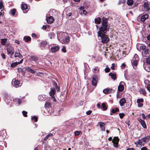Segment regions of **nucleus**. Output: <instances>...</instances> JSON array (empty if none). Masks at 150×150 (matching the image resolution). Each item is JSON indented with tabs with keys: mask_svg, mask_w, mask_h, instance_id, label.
Instances as JSON below:
<instances>
[{
	"mask_svg": "<svg viewBox=\"0 0 150 150\" xmlns=\"http://www.w3.org/2000/svg\"><path fill=\"white\" fill-rule=\"evenodd\" d=\"M102 26L99 28V30L98 32V35L101 38L102 42L106 43L109 41L108 37L105 35L107 31L108 30V25H107L108 20L104 17L102 18Z\"/></svg>",
	"mask_w": 150,
	"mask_h": 150,
	"instance_id": "obj_1",
	"label": "nucleus"
},
{
	"mask_svg": "<svg viewBox=\"0 0 150 150\" xmlns=\"http://www.w3.org/2000/svg\"><path fill=\"white\" fill-rule=\"evenodd\" d=\"M98 80V76L96 75H94L92 76L91 81L92 84L94 86H96Z\"/></svg>",
	"mask_w": 150,
	"mask_h": 150,
	"instance_id": "obj_2",
	"label": "nucleus"
},
{
	"mask_svg": "<svg viewBox=\"0 0 150 150\" xmlns=\"http://www.w3.org/2000/svg\"><path fill=\"white\" fill-rule=\"evenodd\" d=\"M149 4L147 2H145L143 4V5L141 7L142 8V11H148L149 9Z\"/></svg>",
	"mask_w": 150,
	"mask_h": 150,
	"instance_id": "obj_3",
	"label": "nucleus"
},
{
	"mask_svg": "<svg viewBox=\"0 0 150 150\" xmlns=\"http://www.w3.org/2000/svg\"><path fill=\"white\" fill-rule=\"evenodd\" d=\"M7 51L8 54H13L15 52L14 48L11 46H9L7 48Z\"/></svg>",
	"mask_w": 150,
	"mask_h": 150,
	"instance_id": "obj_4",
	"label": "nucleus"
},
{
	"mask_svg": "<svg viewBox=\"0 0 150 150\" xmlns=\"http://www.w3.org/2000/svg\"><path fill=\"white\" fill-rule=\"evenodd\" d=\"M119 139L117 137H115L112 140V142H113L114 146L115 147H117L118 142L119 141Z\"/></svg>",
	"mask_w": 150,
	"mask_h": 150,
	"instance_id": "obj_5",
	"label": "nucleus"
},
{
	"mask_svg": "<svg viewBox=\"0 0 150 150\" xmlns=\"http://www.w3.org/2000/svg\"><path fill=\"white\" fill-rule=\"evenodd\" d=\"M12 83L14 86L15 87H17L20 84V81L15 79H13Z\"/></svg>",
	"mask_w": 150,
	"mask_h": 150,
	"instance_id": "obj_6",
	"label": "nucleus"
},
{
	"mask_svg": "<svg viewBox=\"0 0 150 150\" xmlns=\"http://www.w3.org/2000/svg\"><path fill=\"white\" fill-rule=\"evenodd\" d=\"M84 8L83 7H81L80 10L79 11V13L81 14H84L86 15L87 13V12L84 10Z\"/></svg>",
	"mask_w": 150,
	"mask_h": 150,
	"instance_id": "obj_7",
	"label": "nucleus"
},
{
	"mask_svg": "<svg viewBox=\"0 0 150 150\" xmlns=\"http://www.w3.org/2000/svg\"><path fill=\"white\" fill-rule=\"evenodd\" d=\"M47 21V23H52L54 21L53 17L52 16H50L46 19Z\"/></svg>",
	"mask_w": 150,
	"mask_h": 150,
	"instance_id": "obj_8",
	"label": "nucleus"
},
{
	"mask_svg": "<svg viewBox=\"0 0 150 150\" xmlns=\"http://www.w3.org/2000/svg\"><path fill=\"white\" fill-rule=\"evenodd\" d=\"M146 143V142H145V141L143 138L139 140L137 142V144L141 145V146H143Z\"/></svg>",
	"mask_w": 150,
	"mask_h": 150,
	"instance_id": "obj_9",
	"label": "nucleus"
},
{
	"mask_svg": "<svg viewBox=\"0 0 150 150\" xmlns=\"http://www.w3.org/2000/svg\"><path fill=\"white\" fill-rule=\"evenodd\" d=\"M149 17V15L148 14H146L142 16L141 18V20L142 21L144 22V21L146 19Z\"/></svg>",
	"mask_w": 150,
	"mask_h": 150,
	"instance_id": "obj_10",
	"label": "nucleus"
},
{
	"mask_svg": "<svg viewBox=\"0 0 150 150\" xmlns=\"http://www.w3.org/2000/svg\"><path fill=\"white\" fill-rule=\"evenodd\" d=\"M56 91L55 88H53L50 92L49 93V95L51 96H54V95L55 94Z\"/></svg>",
	"mask_w": 150,
	"mask_h": 150,
	"instance_id": "obj_11",
	"label": "nucleus"
},
{
	"mask_svg": "<svg viewBox=\"0 0 150 150\" xmlns=\"http://www.w3.org/2000/svg\"><path fill=\"white\" fill-rule=\"evenodd\" d=\"M23 61V59H22L21 61L19 62H15L11 64V67H13L16 66L18 64H19L20 63H22Z\"/></svg>",
	"mask_w": 150,
	"mask_h": 150,
	"instance_id": "obj_12",
	"label": "nucleus"
},
{
	"mask_svg": "<svg viewBox=\"0 0 150 150\" xmlns=\"http://www.w3.org/2000/svg\"><path fill=\"white\" fill-rule=\"evenodd\" d=\"M59 49V47L57 46H55L52 47L51 48V51L52 52H54L57 51Z\"/></svg>",
	"mask_w": 150,
	"mask_h": 150,
	"instance_id": "obj_13",
	"label": "nucleus"
},
{
	"mask_svg": "<svg viewBox=\"0 0 150 150\" xmlns=\"http://www.w3.org/2000/svg\"><path fill=\"white\" fill-rule=\"evenodd\" d=\"M126 103V100L124 98H122L119 101V103L121 106L123 105L124 104Z\"/></svg>",
	"mask_w": 150,
	"mask_h": 150,
	"instance_id": "obj_14",
	"label": "nucleus"
},
{
	"mask_svg": "<svg viewBox=\"0 0 150 150\" xmlns=\"http://www.w3.org/2000/svg\"><path fill=\"white\" fill-rule=\"evenodd\" d=\"M46 110L47 111L48 113L50 114H52L54 112V109L52 107L47 108Z\"/></svg>",
	"mask_w": 150,
	"mask_h": 150,
	"instance_id": "obj_15",
	"label": "nucleus"
},
{
	"mask_svg": "<svg viewBox=\"0 0 150 150\" xmlns=\"http://www.w3.org/2000/svg\"><path fill=\"white\" fill-rule=\"evenodd\" d=\"M140 120H141V121H140V123L142 125L143 127L145 129H146L147 127L144 121L141 119H140Z\"/></svg>",
	"mask_w": 150,
	"mask_h": 150,
	"instance_id": "obj_16",
	"label": "nucleus"
},
{
	"mask_svg": "<svg viewBox=\"0 0 150 150\" xmlns=\"http://www.w3.org/2000/svg\"><path fill=\"white\" fill-rule=\"evenodd\" d=\"M109 75L110 76L111 78L114 80H115L117 79L116 75L115 74L110 72L109 74Z\"/></svg>",
	"mask_w": 150,
	"mask_h": 150,
	"instance_id": "obj_17",
	"label": "nucleus"
},
{
	"mask_svg": "<svg viewBox=\"0 0 150 150\" xmlns=\"http://www.w3.org/2000/svg\"><path fill=\"white\" fill-rule=\"evenodd\" d=\"M98 124L99 125L100 127L101 128L102 130L104 131L105 129V128L104 127L105 124L103 122H98Z\"/></svg>",
	"mask_w": 150,
	"mask_h": 150,
	"instance_id": "obj_18",
	"label": "nucleus"
},
{
	"mask_svg": "<svg viewBox=\"0 0 150 150\" xmlns=\"http://www.w3.org/2000/svg\"><path fill=\"white\" fill-rule=\"evenodd\" d=\"M14 57H18L21 58L23 56L19 52H16L15 54Z\"/></svg>",
	"mask_w": 150,
	"mask_h": 150,
	"instance_id": "obj_19",
	"label": "nucleus"
},
{
	"mask_svg": "<svg viewBox=\"0 0 150 150\" xmlns=\"http://www.w3.org/2000/svg\"><path fill=\"white\" fill-rule=\"evenodd\" d=\"M124 89V86L122 85H120L118 86V89L120 91H122Z\"/></svg>",
	"mask_w": 150,
	"mask_h": 150,
	"instance_id": "obj_20",
	"label": "nucleus"
},
{
	"mask_svg": "<svg viewBox=\"0 0 150 150\" xmlns=\"http://www.w3.org/2000/svg\"><path fill=\"white\" fill-rule=\"evenodd\" d=\"M23 39L26 42H28L31 40L30 37L29 36H25Z\"/></svg>",
	"mask_w": 150,
	"mask_h": 150,
	"instance_id": "obj_21",
	"label": "nucleus"
},
{
	"mask_svg": "<svg viewBox=\"0 0 150 150\" xmlns=\"http://www.w3.org/2000/svg\"><path fill=\"white\" fill-rule=\"evenodd\" d=\"M31 59L32 60L35 62H36L38 59V57L34 56H31Z\"/></svg>",
	"mask_w": 150,
	"mask_h": 150,
	"instance_id": "obj_22",
	"label": "nucleus"
},
{
	"mask_svg": "<svg viewBox=\"0 0 150 150\" xmlns=\"http://www.w3.org/2000/svg\"><path fill=\"white\" fill-rule=\"evenodd\" d=\"M101 21V18L99 17L96 18L95 19V23H96L100 24Z\"/></svg>",
	"mask_w": 150,
	"mask_h": 150,
	"instance_id": "obj_23",
	"label": "nucleus"
},
{
	"mask_svg": "<svg viewBox=\"0 0 150 150\" xmlns=\"http://www.w3.org/2000/svg\"><path fill=\"white\" fill-rule=\"evenodd\" d=\"M45 107L46 109H47V108L51 107V103H50L49 102H47L45 103Z\"/></svg>",
	"mask_w": 150,
	"mask_h": 150,
	"instance_id": "obj_24",
	"label": "nucleus"
},
{
	"mask_svg": "<svg viewBox=\"0 0 150 150\" xmlns=\"http://www.w3.org/2000/svg\"><path fill=\"white\" fill-rule=\"evenodd\" d=\"M63 42L64 43H66L68 42L69 41V39L68 37H66L65 38L62 39Z\"/></svg>",
	"mask_w": 150,
	"mask_h": 150,
	"instance_id": "obj_25",
	"label": "nucleus"
},
{
	"mask_svg": "<svg viewBox=\"0 0 150 150\" xmlns=\"http://www.w3.org/2000/svg\"><path fill=\"white\" fill-rule=\"evenodd\" d=\"M146 142H148L150 140V136H147L145 138H143Z\"/></svg>",
	"mask_w": 150,
	"mask_h": 150,
	"instance_id": "obj_26",
	"label": "nucleus"
},
{
	"mask_svg": "<svg viewBox=\"0 0 150 150\" xmlns=\"http://www.w3.org/2000/svg\"><path fill=\"white\" fill-rule=\"evenodd\" d=\"M133 3V0H127V4L128 6H132Z\"/></svg>",
	"mask_w": 150,
	"mask_h": 150,
	"instance_id": "obj_27",
	"label": "nucleus"
},
{
	"mask_svg": "<svg viewBox=\"0 0 150 150\" xmlns=\"http://www.w3.org/2000/svg\"><path fill=\"white\" fill-rule=\"evenodd\" d=\"M27 7V5L25 4H23L21 5V8L23 10L26 9Z\"/></svg>",
	"mask_w": 150,
	"mask_h": 150,
	"instance_id": "obj_28",
	"label": "nucleus"
},
{
	"mask_svg": "<svg viewBox=\"0 0 150 150\" xmlns=\"http://www.w3.org/2000/svg\"><path fill=\"white\" fill-rule=\"evenodd\" d=\"M102 108H103V110H105L107 109V108L104 103H103L101 105Z\"/></svg>",
	"mask_w": 150,
	"mask_h": 150,
	"instance_id": "obj_29",
	"label": "nucleus"
},
{
	"mask_svg": "<svg viewBox=\"0 0 150 150\" xmlns=\"http://www.w3.org/2000/svg\"><path fill=\"white\" fill-rule=\"evenodd\" d=\"M18 70L19 73H22V74H24L25 73L23 70V69L21 68H18Z\"/></svg>",
	"mask_w": 150,
	"mask_h": 150,
	"instance_id": "obj_30",
	"label": "nucleus"
},
{
	"mask_svg": "<svg viewBox=\"0 0 150 150\" xmlns=\"http://www.w3.org/2000/svg\"><path fill=\"white\" fill-rule=\"evenodd\" d=\"M16 11V10L15 8H13L11 10L10 13L12 15L14 16L15 14Z\"/></svg>",
	"mask_w": 150,
	"mask_h": 150,
	"instance_id": "obj_31",
	"label": "nucleus"
},
{
	"mask_svg": "<svg viewBox=\"0 0 150 150\" xmlns=\"http://www.w3.org/2000/svg\"><path fill=\"white\" fill-rule=\"evenodd\" d=\"M7 41V39H1V44L3 45H5L6 43V42Z\"/></svg>",
	"mask_w": 150,
	"mask_h": 150,
	"instance_id": "obj_32",
	"label": "nucleus"
},
{
	"mask_svg": "<svg viewBox=\"0 0 150 150\" xmlns=\"http://www.w3.org/2000/svg\"><path fill=\"white\" fill-rule=\"evenodd\" d=\"M119 110V109L118 108H116L115 109H112V113H114L117 112Z\"/></svg>",
	"mask_w": 150,
	"mask_h": 150,
	"instance_id": "obj_33",
	"label": "nucleus"
},
{
	"mask_svg": "<svg viewBox=\"0 0 150 150\" xmlns=\"http://www.w3.org/2000/svg\"><path fill=\"white\" fill-rule=\"evenodd\" d=\"M47 44V42L46 41H42L40 43V45L41 46L45 47V46Z\"/></svg>",
	"mask_w": 150,
	"mask_h": 150,
	"instance_id": "obj_34",
	"label": "nucleus"
},
{
	"mask_svg": "<svg viewBox=\"0 0 150 150\" xmlns=\"http://www.w3.org/2000/svg\"><path fill=\"white\" fill-rule=\"evenodd\" d=\"M110 91V89H104L103 92L105 93H108Z\"/></svg>",
	"mask_w": 150,
	"mask_h": 150,
	"instance_id": "obj_35",
	"label": "nucleus"
},
{
	"mask_svg": "<svg viewBox=\"0 0 150 150\" xmlns=\"http://www.w3.org/2000/svg\"><path fill=\"white\" fill-rule=\"evenodd\" d=\"M25 70H26L27 71H29L30 72H31V70L32 69L30 67H25Z\"/></svg>",
	"mask_w": 150,
	"mask_h": 150,
	"instance_id": "obj_36",
	"label": "nucleus"
},
{
	"mask_svg": "<svg viewBox=\"0 0 150 150\" xmlns=\"http://www.w3.org/2000/svg\"><path fill=\"white\" fill-rule=\"evenodd\" d=\"M140 93H142L144 95L146 93V92L145 90L144 89H141L140 91Z\"/></svg>",
	"mask_w": 150,
	"mask_h": 150,
	"instance_id": "obj_37",
	"label": "nucleus"
},
{
	"mask_svg": "<svg viewBox=\"0 0 150 150\" xmlns=\"http://www.w3.org/2000/svg\"><path fill=\"white\" fill-rule=\"evenodd\" d=\"M132 64L133 66H136L137 64V62L136 61H134L132 62Z\"/></svg>",
	"mask_w": 150,
	"mask_h": 150,
	"instance_id": "obj_38",
	"label": "nucleus"
},
{
	"mask_svg": "<svg viewBox=\"0 0 150 150\" xmlns=\"http://www.w3.org/2000/svg\"><path fill=\"white\" fill-rule=\"evenodd\" d=\"M54 86L56 88V89L57 91H59V90L60 89V88L59 86H57V84L56 83H54Z\"/></svg>",
	"mask_w": 150,
	"mask_h": 150,
	"instance_id": "obj_39",
	"label": "nucleus"
},
{
	"mask_svg": "<svg viewBox=\"0 0 150 150\" xmlns=\"http://www.w3.org/2000/svg\"><path fill=\"white\" fill-rule=\"evenodd\" d=\"M125 2V1L124 0H119L118 1V5H120L121 4H122L123 3Z\"/></svg>",
	"mask_w": 150,
	"mask_h": 150,
	"instance_id": "obj_40",
	"label": "nucleus"
},
{
	"mask_svg": "<svg viewBox=\"0 0 150 150\" xmlns=\"http://www.w3.org/2000/svg\"><path fill=\"white\" fill-rule=\"evenodd\" d=\"M144 101L143 99V98L138 99L137 100V103H140V102H143Z\"/></svg>",
	"mask_w": 150,
	"mask_h": 150,
	"instance_id": "obj_41",
	"label": "nucleus"
},
{
	"mask_svg": "<svg viewBox=\"0 0 150 150\" xmlns=\"http://www.w3.org/2000/svg\"><path fill=\"white\" fill-rule=\"evenodd\" d=\"M27 112L25 111H23L22 112V113L23 115L25 117H27Z\"/></svg>",
	"mask_w": 150,
	"mask_h": 150,
	"instance_id": "obj_42",
	"label": "nucleus"
},
{
	"mask_svg": "<svg viewBox=\"0 0 150 150\" xmlns=\"http://www.w3.org/2000/svg\"><path fill=\"white\" fill-rule=\"evenodd\" d=\"M146 61L147 64H150V57H149L146 59Z\"/></svg>",
	"mask_w": 150,
	"mask_h": 150,
	"instance_id": "obj_43",
	"label": "nucleus"
},
{
	"mask_svg": "<svg viewBox=\"0 0 150 150\" xmlns=\"http://www.w3.org/2000/svg\"><path fill=\"white\" fill-rule=\"evenodd\" d=\"M105 71L106 72H108L110 70V69L107 67L105 69Z\"/></svg>",
	"mask_w": 150,
	"mask_h": 150,
	"instance_id": "obj_44",
	"label": "nucleus"
},
{
	"mask_svg": "<svg viewBox=\"0 0 150 150\" xmlns=\"http://www.w3.org/2000/svg\"><path fill=\"white\" fill-rule=\"evenodd\" d=\"M62 51L63 52L65 53L66 52V47L64 46L63 47L62 49Z\"/></svg>",
	"mask_w": 150,
	"mask_h": 150,
	"instance_id": "obj_45",
	"label": "nucleus"
},
{
	"mask_svg": "<svg viewBox=\"0 0 150 150\" xmlns=\"http://www.w3.org/2000/svg\"><path fill=\"white\" fill-rule=\"evenodd\" d=\"M149 51L148 50L146 49V50L145 51H144V54H145L146 55H147L149 54Z\"/></svg>",
	"mask_w": 150,
	"mask_h": 150,
	"instance_id": "obj_46",
	"label": "nucleus"
},
{
	"mask_svg": "<svg viewBox=\"0 0 150 150\" xmlns=\"http://www.w3.org/2000/svg\"><path fill=\"white\" fill-rule=\"evenodd\" d=\"M119 115L120 116V117L121 118H122L124 116L125 114L124 113H120L119 114Z\"/></svg>",
	"mask_w": 150,
	"mask_h": 150,
	"instance_id": "obj_47",
	"label": "nucleus"
},
{
	"mask_svg": "<svg viewBox=\"0 0 150 150\" xmlns=\"http://www.w3.org/2000/svg\"><path fill=\"white\" fill-rule=\"evenodd\" d=\"M3 7V2L2 1H0V9H1Z\"/></svg>",
	"mask_w": 150,
	"mask_h": 150,
	"instance_id": "obj_48",
	"label": "nucleus"
},
{
	"mask_svg": "<svg viewBox=\"0 0 150 150\" xmlns=\"http://www.w3.org/2000/svg\"><path fill=\"white\" fill-rule=\"evenodd\" d=\"M140 48L142 49V50H144L146 48V46L145 45H142L140 47Z\"/></svg>",
	"mask_w": 150,
	"mask_h": 150,
	"instance_id": "obj_49",
	"label": "nucleus"
},
{
	"mask_svg": "<svg viewBox=\"0 0 150 150\" xmlns=\"http://www.w3.org/2000/svg\"><path fill=\"white\" fill-rule=\"evenodd\" d=\"M32 119L34 120L35 122H37L38 121V118L36 116H34L32 118Z\"/></svg>",
	"mask_w": 150,
	"mask_h": 150,
	"instance_id": "obj_50",
	"label": "nucleus"
},
{
	"mask_svg": "<svg viewBox=\"0 0 150 150\" xmlns=\"http://www.w3.org/2000/svg\"><path fill=\"white\" fill-rule=\"evenodd\" d=\"M92 113V111L91 110H88L86 112V114L87 115H90Z\"/></svg>",
	"mask_w": 150,
	"mask_h": 150,
	"instance_id": "obj_51",
	"label": "nucleus"
},
{
	"mask_svg": "<svg viewBox=\"0 0 150 150\" xmlns=\"http://www.w3.org/2000/svg\"><path fill=\"white\" fill-rule=\"evenodd\" d=\"M80 134V132L78 131H76L75 132V135L78 136Z\"/></svg>",
	"mask_w": 150,
	"mask_h": 150,
	"instance_id": "obj_52",
	"label": "nucleus"
},
{
	"mask_svg": "<svg viewBox=\"0 0 150 150\" xmlns=\"http://www.w3.org/2000/svg\"><path fill=\"white\" fill-rule=\"evenodd\" d=\"M53 135L51 133H50L47 135V136L49 138L51 137Z\"/></svg>",
	"mask_w": 150,
	"mask_h": 150,
	"instance_id": "obj_53",
	"label": "nucleus"
},
{
	"mask_svg": "<svg viewBox=\"0 0 150 150\" xmlns=\"http://www.w3.org/2000/svg\"><path fill=\"white\" fill-rule=\"evenodd\" d=\"M138 103V106L139 107H142L143 105V104L141 103Z\"/></svg>",
	"mask_w": 150,
	"mask_h": 150,
	"instance_id": "obj_54",
	"label": "nucleus"
},
{
	"mask_svg": "<svg viewBox=\"0 0 150 150\" xmlns=\"http://www.w3.org/2000/svg\"><path fill=\"white\" fill-rule=\"evenodd\" d=\"M52 100L54 101V102H56V99L55 97L54 96H51Z\"/></svg>",
	"mask_w": 150,
	"mask_h": 150,
	"instance_id": "obj_55",
	"label": "nucleus"
},
{
	"mask_svg": "<svg viewBox=\"0 0 150 150\" xmlns=\"http://www.w3.org/2000/svg\"><path fill=\"white\" fill-rule=\"evenodd\" d=\"M1 56L3 59H4L6 58L5 55L4 53H2L1 54Z\"/></svg>",
	"mask_w": 150,
	"mask_h": 150,
	"instance_id": "obj_56",
	"label": "nucleus"
},
{
	"mask_svg": "<svg viewBox=\"0 0 150 150\" xmlns=\"http://www.w3.org/2000/svg\"><path fill=\"white\" fill-rule=\"evenodd\" d=\"M147 88L148 90L150 91V85L148 84L147 86Z\"/></svg>",
	"mask_w": 150,
	"mask_h": 150,
	"instance_id": "obj_57",
	"label": "nucleus"
},
{
	"mask_svg": "<svg viewBox=\"0 0 150 150\" xmlns=\"http://www.w3.org/2000/svg\"><path fill=\"white\" fill-rule=\"evenodd\" d=\"M4 12L2 10H1L0 12V16H3Z\"/></svg>",
	"mask_w": 150,
	"mask_h": 150,
	"instance_id": "obj_58",
	"label": "nucleus"
},
{
	"mask_svg": "<svg viewBox=\"0 0 150 150\" xmlns=\"http://www.w3.org/2000/svg\"><path fill=\"white\" fill-rule=\"evenodd\" d=\"M114 66L115 64H112V67H111V68L112 70H114Z\"/></svg>",
	"mask_w": 150,
	"mask_h": 150,
	"instance_id": "obj_59",
	"label": "nucleus"
},
{
	"mask_svg": "<svg viewBox=\"0 0 150 150\" xmlns=\"http://www.w3.org/2000/svg\"><path fill=\"white\" fill-rule=\"evenodd\" d=\"M141 150H148V149L145 147H143L141 149Z\"/></svg>",
	"mask_w": 150,
	"mask_h": 150,
	"instance_id": "obj_60",
	"label": "nucleus"
},
{
	"mask_svg": "<svg viewBox=\"0 0 150 150\" xmlns=\"http://www.w3.org/2000/svg\"><path fill=\"white\" fill-rule=\"evenodd\" d=\"M49 138L47 136V135L46 137L44 138V141H46V140L47 139H48Z\"/></svg>",
	"mask_w": 150,
	"mask_h": 150,
	"instance_id": "obj_61",
	"label": "nucleus"
},
{
	"mask_svg": "<svg viewBox=\"0 0 150 150\" xmlns=\"http://www.w3.org/2000/svg\"><path fill=\"white\" fill-rule=\"evenodd\" d=\"M125 123L127 125H128V126H129V121L128 120H127L126 121H125Z\"/></svg>",
	"mask_w": 150,
	"mask_h": 150,
	"instance_id": "obj_62",
	"label": "nucleus"
},
{
	"mask_svg": "<svg viewBox=\"0 0 150 150\" xmlns=\"http://www.w3.org/2000/svg\"><path fill=\"white\" fill-rule=\"evenodd\" d=\"M97 107L99 108H101V107L100 106V103H98L97 104Z\"/></svg>",
	"mask_w": 150,
	"mask_h": 150,
	"instance_id": "obj_63",
	"label": "nucleus"
},
{
	"mask_svg": "<svg viewBox=\"0 0 150 150\" xmlns=\"http://www.w3.org/2000/svg\"><path fill=\"white\" fill-rule=\"evenodd\" d=\"M147 39L149 40H150V34L147 36Z\"/></svg>",
	"mask_w": 150,
	"mask_h": 150,
	"instance_id": "obj_64",
	"label": "nucleus"
}]
</instances>
